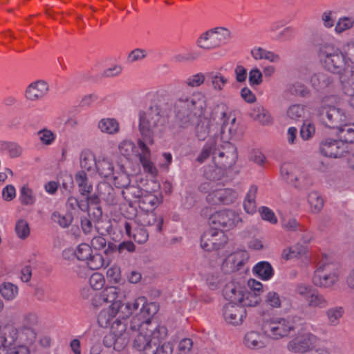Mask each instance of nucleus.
<instances>
[{"instance_id": "1", "label": "nucleus", "mask_w": 354, "mask_h": 354, "mask_svg": "<svg viewBox=\"0 0 354 354\" xmlns=\"http://www.w3.org/2000/svg\"><path fill=\"white\" fill-rule=\"evenodd\" d=\"M173 106L174 118L169 127L174 133L192 128L196 123L195 130L198 140H204L207 137L211 121L205 116L206 97L202 93L182 95L175 100Z\"/></svg>"}, {"instance_id": "2", "label": "nucleus", "mask_w": 354, "mask_h": 354, "mask_svg": "<svg viewBox=\"0 0 354 354\" xmlns=\"http://www.w3.org/2000/svg\"><path fill=\"white\" fill-rule=\"evenodd\" d=\"M171 105L163 101H158L151 105L146 111L139 113V131L141 140L149 145L154 143L156 138L162 137L165 128L167 112Z\"/></svg>"}, {"instance_id": "3", "label": "nucleus", "mask_w": 354, "mask_h": 354, "mask_svg": "<svg viewBox=\"0 0 354 354\" xmlns=\"http://www.w3.org/2000/svg\"><path fill=\"white\" fill-rule=\"evenodd\" d=\"M136 311L133 308V301H126V299H121L112 304L109 310H102L97 317L98 324L102 327H108L111 324H115L117 322L122 324H127L125 322L127 318Z\"/></svg>"}, {"instance_id": "4", "label": "nucleus", "mask_w": 354, "mask_h": 354, "mask_svg": "<svg viewBox=\"0 0 354 354\" xmlns=\"http://www.w3.org/2000/svg\"><path fill=\"white\" fill-rule=\"evenodd\" d=\"M133 308L139 312L132 317L129 322V328L133 332H138L143 324H149L151 319L159 310V305L156 302L147 303L145 297H140L133 300Z\"/></svg>"}, {"instance_id": "5", "label": "nucleus", "mask_w": 354, "mask_h": 354, "mask_svg": "<svg viewBox=\"0 0 354 354\" xmlns=\"http://www.w3.org/2000/svg\"><path fill=\"white\" fill-rule=\"evenodd\" d=\"M327 51L324 52L319 59L324 62L325 68L333 73L339 75L346 73L351 66L348 62L346 53L334 46L328 47Z\"/></svg>"}, {"instance_id": "6", "label": "nucleus", "mask_w": 354, "mask_h": 354, "mask_svg": "<svg viewBox=\"0 0 354 354\" xmlns=\"http://www.w3.org/2000/svg\"><path fill=\"white\" fill-rule=\"evenodd\" d=\"M295 319L297 317L293 318V323L285 319L267 320L263 322L262 328L268 335L274 339H279L287 336L290 331L296 330L297 326L294 324Z\"/></svg>"}, {"instance_id": "7", "label": "nucleus", "mask_w": 354, "mask_h": 354, "mask_svg": "<svg viewBox=\"0 0 354 354\" xmlns=\"http://www.w3.org/2000/svg\"><path fill=\"white\" fill-rule=\"evenodd\" d=\"M240 221L239 216L232 209L216 212L209 217V224L211 227L223 232L232 229Z\"/></svg>"}, {"instance_id": "8", "label": "nucleus", "mask_w": 354, "mask_h": 354, "mask_svg": "<svg viewBox=\"0 0 354 354\" xmlns=\"http://www.w3.org/2000/svg\"><path fill=\"white\" fill-rule=\"evenodd\" d=\"M318 117L319 121L324 126L333 129L337 128L338 129L346 122L347 119L345 111L335 106L320 108Z\"/></svg>"}, {"instance_id": "9", "label": "nucleus", "mask_w": 354, "mask_h": 354, "mask_svg": "<svg viewBox=\"0 0 354 354\" xmlns=\"http://www.w3.org/2000/svg\"><path fill=\"white\" fill-rule=\"evenodd\" d=\"M227 237L222 230L210 227L201 236V247L205 251L219 250L227 242Z\"/></svg>"}, {"instance_id": "10", "label": "nucleus", "mask_w": 354, "mask_h": 354, "mask_svg": "<svg viewBox=\"0 0 354 354\" xmlns=\"http://www.w3.org/2000/svg\"><path fill=\"white\" fill-rule=\"evenodd\" d=\"M221 33L223 35L224 39L230 37V32L227 29L218 27L202 34L197 40L198 46L205 50H210L220 46L222 38L218 37V35Z\"/></svg>"}, {"instance_id": "11", "label": "nucleus", "mask_w": 354, "mask_h": 354, "mask_svg": "<svg viewBox=\"0 0 354 354\" xmlns=\"http://www.w3.org/2000/svg\"><path fill=\"white\" fill-rule=\"evenodd\" d=\"M331 266L330 263L323 261L317 263V270L312 279L314 285L322 288H329L337 281V276L331 272Z\"/></svg>"}, {"instance_id": "12", "label": "nucleus", "mask_w": 354, "mask_h": 354, "mask_svg": "<svg viewBox=\"0 0 354 354\" xmlns=\"http://www.w3.org/2000/svg\"><path fill=\"white\" fill-rule=\"evenodd\" d=\"M310 84L319 93H333L337 86L335 77L323 72L312 75L310 78Z\"/></svg>"}, {"instance_id": "13", "label": "nucleus", "mask_w": 354, "mask_h": 354, "mask_svg": "<svg viewBox=\"0 0 354 354\" xmlns=\"http://www.w3.org/2000/svg\"><path fill=\"white\" fill-rule=\"evenodd\" d=\"M320 153L326 157L338 158L347 153L346 145L339 140L326 138L320 142Z\"/></svg>"}, {"instance_id": "14", "label": "nucleus", "mask_w": 354, "mask_h": 354, "mask_svg": "<svg viewBox=\"0 0 354 354\" xmlns=\"http://www.w3.org/2000/svg\"><path fill=\"white\" fill-rule=\"evenodd\" d=\"M245 308L234 304H225L223 309V315L225 320L232 325H239L246 317Z\"/></svg>"}, {"instance_id": "15", "label": "nucleus", "mask_w": 354, "mask_h": 354, "mask_svg": "<svg viewBox=\"0 0 354 354\" xmlns=\"http://www.w3.org/2000/svg\"><path fill=\"white\" fill-rule=\"evenodd\" d=\"M315 340V335L306 333L291 340L288 344V348L295 353H305L313 348Z\"/></svg>"}, {"instance_id": "16", "label": "nucleus", "mask_w": 354, "mask_h": 354, "mask_svg": "<svg viewBox=\"0 0 354 354\" xmlns=\"http://www.w3.org/2000/svg\"><path fill=\"white\" fill-rule=\"evenodd\" d=\"M124 299V295L120 291V288L115 286H109L105 288L99 295H96L93 298V304L95 306L103 303L114 304L115 301Z\"/></svg>"}, {"instance_id": "17", "label": "nucleus", "mask_w": 354, "mask_h": 354, "mask_svg": "<svg viewBox=\"0 0 354 354\" xmlns=\"http://www.w3.org/2000/svg\"><path fill=\"white\" fill-rule=\"evenodd\" d=\"M49 86L44 80H37L30 83L25 91V97L32 102L42 99L48 93Z\"/></svg>"}, {"instance_id": "18", "label": "nucleus", "mask_w": 354, "mask_h": 354, "mask_svg": "<svg viewBox=\"0 0 354 354\" xmlns=\"http://www.w3.org/2000/svg\"><path fill=\"white\" fill-rule=\"evenodd\" d=\"M237 194L232 189H216L209 193L207 200L213 204L230 205L236 199Z\"/></svg>"}, {"instance_id": "19", "label": "nucleus", "mask_w": 354, "mask_h": 354, "mask_svg": "<svg viewBox=\"0 0 354 354\" xmlns=\"http://www.w3.org/2000/svg\"><path fill=\"white\" fill-rule=\"evenodd\" d=\"M111 329L115 331L117 334L114 350L120 351L128 344L130 333L133 331L129 328V326L122 324L119 322H117L115 324H112Z\"/></svg>"}, {"instance_id": "20", "label": "nucleus", "mask_w": 354, "mask_h": 354, "mask_svg": "<svg viewBox=\"0 0 354 354\" xmlns=\"http://www.w3.org/2000/svg\"><path fill=\"white\" fill-rule=\"evenodd\" d=\"M138 334L133 339V346L138 351L142 353V354H153L154 347L152 345L154 344L156 337L151 338V335H143L137 332Z\"/></svg>"}, {"instance_id": "21", "label": "nucleus", "mask_w": 354, "mask_h": 354, "mask_svg": "<svg viewBox=\"0 0 354 354\" xmlns=\"http://www.w3.org/2000/svg\"><path fill=\"white\" fill-rule=\"evenodd\" d=\"M245 290V288L236 286L234 283H231L225 286L223 289V295L226 299L230 301L229 304H241L244 299Z\"/></svg>"}, {"instance_id": "22", "label": "nucleus", "mask_w": 354, "mask_h": 354, "mask_svg": "<svg viewBox=\"0 0 354 354\" xmlns=\"http://www.w3.org/2000/svg\"><path fill=\"white\" fill-rule=\"evenodd\" d=\"M97 191L101 198L108 205H115L118 203L115 189L107 183H99Z\"/></svg>"}, {"instance_id": "23", "label": "nucleus", "mask_w": 354, "mask_h": 354, "mask_svg": "<svg viewBox=\"0 0 354 354\" xmlns=\"http://www.w3.org/2000/svg\"><path fill=\"white\" fill-rule=\"evenodd\" d=\"M138 145L141 150V153L138 154L139 160L145 171L150 174H153L156 171V168L150 160V149L147 146L146 143L141 140H138Z\"/></svg>"}, {"instance_id": "24", "label": "nucleus", "mask_w": 354, "mask_h": 354, "mask_svg": "<svg viewBox=\"0 0 354 354\" xmlns=\"http://www.w3.org/2000/svg\"><path fill=\"white\" fill-rule=\"evenodd\" d=\"M216 153L217 147L216 141L214 140H210L203 146L201 153L196 158V161L200 163H203L209 157L212 156L214 163H216L217 159Z\"/></svg>"}, {"instance_id": "25", "label": "nucleus", "mask_w": 354, "mask_h": 354, "mask_svg": "<svg viewBox=\"0 0 354 354\" xmlns=\"http://www.w3.org/2000/svg\"><path fill=\"white\" fill-rule=\"evenodd\" d=\"M250 117L262 125H268L272 123V118L266 109L261 105L254 106L250 113Z\"/></svg>"}, {"instance_id": "26", "label": "nucleus", "mask_w": 354, "mask_h": 354, "mask_svg": "<svg viewBox=\"0 0 354 354\" xmlns=\"http://www.w3.org/2000/svg\"><path fill=\"white\" fill-rule=\"evenodd\" d=\"M310 41L316 48L319 57L324 55V52L328 50V47L333 46V45L328 42L326 37L319 32H315L312 34Z\"/></svg>"}, {"instance_id": "27", "label": "nucleus", "mask_w": 354, "mask_h": 354, "mask_svg": "<svg viewBox=\"0 0 354 354\" xmlns=\"http://www.w3.org/2000/svg\"><path fill=\"white\" fill-rule=\"evenodd\" d=\"M75 180L79 187L80 194L84 196L91 193L93 185L88 183L87 174L84 171H77L75 175Z\"/></svg>"}, {"instance_id": "28", "label": "nucleus", "mask_w": 354, "mask_h": 354, "mask_svg": "<svg viewBox=\"0 0 354 354\" xmlns=\"http://www.w3.org/2000/svg\"><path fill=\"white\" fill-rule=\"evenodd\" d=\"M339 82L346 95L354 93V66H351L346 73L339 75Z\"/></svg>"}, {"instance_id": "29", "label": "nucleus", "mask_w": 354, "mask_h": 354, "mask_svg": "<svg viewBox=\"0 0 354 354\" xmlns=\"http://www.w3.org/2000/svg\"><path fill=\"white\" fill-rule=\"evenodd\" d=\"M135 249L136 246L131 241H123L118 245H116L113 243L109 242L107 248H106V250L104 251V254L107 258H109L116 252L121 254L124 250H126L129 252H133L135 251Z\"/></svg>"}, {"instance_id": "30", "label": "nucleus", "mask_w": 354, "mask_h": 354, "mask_svg": "<svg viewBox=\"0 0 354 354\" xmlns=\"http://www.w3.org/2000/svg\"><path fill=\"white\" fill-rule=\"evenodd\" d=\"M253 272L262 280H269L274 274V270L270 263L261 261L254 266Z\"/></svg>"}, {"instance_id": "31", "label": "nucleus", "mask_w": 354, "mask_h": 354, "mask_svg": "<svg viewBox=\"0 0 354 354\" xmlns=\"http://www.w3.org/2000/svg\"><path fill=\"white\" fill-rule=\"evenodd\" d=\"M96 170L102 178H108L114 175L113 162L107 158L97 160L95 165Z\"/></svg>"}, {"instance_id": "32", "label": "nucleus", "mask_w": 354, "mask_h": 354, "mask_svg": "<svg viewBox=\"0 0 354 354\" xmlns=\"http://www.w3.org/2000/svg\"><path fill=\"white\" fill-rule=\"evenodd\" d=\"M252 57L256 59H267L272 63H277L280 61L279 55L272 51H268L261 47L254 48L251 50Z\"/></svg>"}, {"instance_id": "33", "label": "nucleus", "mask_w": 354, "mask_h": 354, "mask_svg": "<svg viewBox=\"0 0 354 354\" xmlns=\"http://www.w3.org/2000/svg\"><path fill=\"white\" fill-rule=\"evenodd\" d=\"M217 165L215 163L205 167L203 175L206 179L215 181L221 180L224 176L225 169L222 165Z\"/></svg>"}, {"instance_id": "34", "label": "nucleus", "mask_w": 354, "mask_h": 354, "mask_svg": "<svg viewBox=\"0 0 354 354\" xmlns=\"http://www.w3.org/2000/svg\"><path fill=\"white\" fill-rule=\"evenodd\" d=\"M258 187L257 185H252L246 195L243 203V207L245 212L248 214H253L256 212L257 206L255 198Z\"/></svg>"}, {"instance_id": "35", "label": "nucleus", "mask_w": 354, "mask_h": 354, "mask_svg": "<svg viewBox=\"0 0 354 354\" xmlns=\"http://www.w3.org/2000/svg\"><path fill=\"white\" fill-rule=\"evenodd\" d=\"M207 81L210 83L215 91H221L227 83V79L220 73L211 72L206 74Z\"/></svg>"}, {"instance_id": "36", "label": "nucleus", "mask_w": 354, "mask_h": 354, "mask_svg": "<svg viewBox=\"0 0 354 354\" xmlns=\"http://www.w3.org/2000/svg\"><path fill=\"white\" fill-rule=\"evenodd\" d=\"M308 305L312 308H326L328 306V301L317 289H315L308 298Z\"/></svg>"}, {"instance_id": "37", "label": "nucleus", "mask_w": 354, "mask_h": 354, "mask_svg": "<svg viewBox=\"0 0 354 354\" xmlns=\"http://www.w3.org/2000/svg\"><path fill=\"white\" fill-rule=\"evenodd\" d=\"M337 136L344 144L354 143V123L351 124H344L340 127Z\"/></svg>"}, {"instance_id": "38", "label": "nucleus", "mask_w": 354, "mask_h": 354, "mask_svg": "<svg viewBox=\"0 0 354 354\" xmlns=\"http://www.w3.org/2000/svg\"><path fill=\"white\" fill-rule=\"evenodd\" d=\"M286 93L291 95L307 97L310 95V89L304 84L295 82L289 84L286 88Z\"/></svg>"}, {"instance_id": "39", "label": "nucleus", "mask_w": 354, "mask_h": 354, "mask_svg": "<svg viewBox=\"0 0 354 354\" xmlns=\"http://www.w3.org/2000/svg\"><path fill=\"white\" fill-rule=\"evenodd\" d=\"M98 128L103 133L113 134L119 131V124L115 119L103 118L99 122Z\"/></svg>"}, {"instance_id": "40", "label": "nucleus", "mask_w": 354, "mask_h": 354, "mask_svg": "<svg viewBox=\"0 0 354 354\" xmlns=\"http://www.w3.org/2000/svg\"><path fill=\"white\" fill-rule=\"evenodd\" d=\"M0 294L6 300L12 301L18 295V287L10 282H3L0 284Z\"/></svg>"}, {"instance_id": "41", "label": "nucleus", "mask_w": 354, "mask_h": 354, "mask_svg": "<svg viewBox=\"0 0 354 354\" xmlns=\"http://www.w3.org/2000/svg\"><path fill=\"white\" fill-rule=\"evenodd\" d=\"M223 160H216V164L222 165L225 169L231 168L235 163L237 159L236 148L233 145H228L227 147V154Z\"/></svg>"}, {"instance_id": "42", "label": "nucleus", "mask_w": 354, "mask_h": 354, "mask_svg": "<svg viewBox=\"0 0 354 354\" xmlns=\"http://www.w3.org/2000/svg\"><path fill=\"white\" fill-rule=\"evenodd\" d=\"M244 343L251 349L259 348L263 346L261 335L254 331L248 333L244 337Z\"/></svg>"}, {"instance_id": "43", "label": "nucleus", "mask_w": 354, "mask_h": 354, "mask_svg": "<svg viewBox=\"0 0 354 354\" xmlns=\"http://www.w3.org/2000/svg\"><path fill=\"white\" fill-rule=\"evenodd\" d=\"M80 167L87 171L91 170L95 165V158L94 154L89 150H84L80 156Z\"/></svg>"}, {"instance_id": "44", "label": "nucleus", "mask_w": 354, "mask_h": 354, "mask_svg": "<svg viewBox=\"0 0 354 354\" xmlns=\"http://www.w3.org/2000/svg\"><path fill=\"white\" fill-rule=\"evenodd\" d=\"M344 308L341 306L330 308L326 311L328 323L330 326H335L339 324V319L343 316Z\"/></svg>"}, {"instance_id": "45", "label": "nucleus", "mask_w": 354, "mask_h": 354, "mask_svg": "<svg viewBox=\"0 0 354 354\" xmlns=\"http://www.w3.org/2000/svg\"><path fill=\"white\" fill-rule=\"evenodd\" d=\"M17 330V336L27 344H32L36 339L37 333L34 328L20 326Z\"/></svg>"}, {"instance_id": "46", "label": "nucleus", "mask_w": 354, "mask_h": 354, "mask_svg": "<svg viewBox=\"0 0 354 354\" xmlns=\"http://www.w3.org/2000/svg\"><path fill=\"white\" fill-rule=\"evenodd\" d=\"M306 106L302 104H295L289 106L287 110L288 117L293 120H299L305 117Z\"/></svg>"}, {"instance_id": "47", "label": "nucleus", "mask_w": 354, "mask_h": 354, "mask_svg": "<svg viewBox=\"0 0 354 354\" xmlns=\"http://www.w3.org/2000/svg\"><path fill=\"white\" fill-rule=\"evenodd\" d=\"M124 167L121 166V171L114 172L113 178L115 185L118 187H122L127 189L130 184V179L129 175L123 171Z\"/></svg>"}, {"instance_id": "48", "label": "nucleus", "mask_w": 354, "mask_h": 354, "mask_svg": "<svg viewBox=\"0 0 354 354\" xmlns=\"http://www.w3.org/2000/svg\"><path fill=\"white\" fill-rule=\"evenodd\" d=\"M308 202L314 212H319L323 208L324 200L317 192H312L308 194Z\"/></svg>"}, {"instance_id": "49", "label": "nucleus", "mask_w": 354, "mask_h": 354, "mask_svg": "<svg viewBox=\"0 0 354 354\" xmlns=\"http://www.w3.org/2000/svg\"><path fill=\"white\" fill-rule=\"evenodd\" d=\"M19 201L22 205H32L35 202L33 191L24 185L20 189Z\"/></svg>"}, {"instance_id": "50", "label": "nucleus", "mask_w": 354, "mask_h": 354, "mask_svg": "<svg viewBox=\"0 0 354 354\" xmlns=\"http://www.w3.org/2000/svg\"><path fill=\"white\" fill-rule=\"evenodd\" d=\"M261 301V298L259 296V294L254 292H250L247 290H245L244 293V299L243 300V302H241V306L243 308L245 306H255L258 305Z\"/></svg>"}, {"instance_id": "51", "label": "nucleus", "mask_w": 354, "mask_h": 354, "mask_svg": "<svg viewBox=\"0 0 354 354\" xmlns=\"http://www.w3.org/2000/svg\"><path fill=\"white\" fill-rule=\"evenodd\" d=\"M158 201V198L154 194L145 191L140 201H139V203L142 205V208L149 210L156 206Z\"/></svg>"}, {"instance_id": "52", "label": "nucleus", "mask_w": 354, "mask_h": 354, "mask_svg": "<svg viewBox=\"0 0 354 354\" xmlns=\"http://www.w3.org/2000/svg\"><path fill=\"white\" fill-rule=\"evenodd\" d=\"M1 149L8 151L12 158L19 157L22 152L21 147L15 142H3L1 143Z\"/></svg>"}, {"instance_id": "53", "label": "nucleus", "mask_w": 354, "mask_h": 354, "mask_svg": "<svg viewBox=\"0 0 354 354\" xmlns=\"http://www.w3.org/2000/svg\"><path fill=\"white\" fill-rule=\"evenodd\" d=\"M144 222L149 226H156V230L158 232L162 231L163 218L161 216L158 217L155 214H149L144 218Z\"/></svg>"}, {"instance_id": "54", "label": "nucleus", "mask_w": 354, "mask_h": 354, "mask_svg": "<svg viewBox=\"0 0 354 354\" xmlns=\"http://www.w3.org/2000/svg\"><path fill=\"white\" fill-rule=\"evenodd\" d=\"M154 347L153 354H172L173 353V344L171 342H165L160 345V342L155 340L154 344L152 345Z\"/></svg>"}, {"instance_id": "55", "label": "nucleus", "mask_w": 354, "mask_h": 354, "mask_svg": "<svg viewBox=\"0 0 354 354\" xmlns=\"http://www.w3.org/2000/svg\"><path fill=\"white\" fill-rule=\"evenodd\" d=\"M75 253L78 260L86 261L92 254V249L89 245L82 243L77 246Z\"/></svg>"}, {"instance_id": "56", "label": "nucleus", "mask_w": 354, "mask_h": 354, "mask_svg": "<svg viewBox=\"0 0 354 354\" xmlns=\"http://www.w3.org/2000/svg\"><path fill=\"white\" fill-rule=\"evenodd\" d=\"M86 261L88 266L91 270H97L102 268L104 264V259L102 255L100 254H91Z\"/></svg>"}, {"instance_id": "57", "label": "nucleus", "mask_w": 354, "mask_h": 354, "mask_svg": "<svg viewBox=\"0 0 354 354\" xmlns=\"http://www.w3.org/2000/svg\"><path fill=\"white\" fill-rule=\"evenodd\" d=\"M15 232L20 239H26L30 234L28 223L24 220H19L16 223Z\"/></svg>"}, {"instance_id": "58", "label": "nucleus", "mask_w": 354, "mask_h": 354, "mask_svg": "<svg viewBox=\"0 0 354 354\" xmlns=\"http://www.w3.org/2000/svg\"><path fill=\"white\" fill-rule=\"evenodd\" d=\"M41 142L46 145H51L55 140V135L49 129H43L37 132Z\"/></svg>"}, {"instance_id": "59", "label": "nucleus", "mask_w": 354, "mask_h": 354, "mask_svg": "<svg viewBox=\"0 0 354 354\" xmlns=\"http://www.w3.org/2000/svg\"><path fill=\"white\" fill-rule=\"evenodd\" d=\"M249 83L250 86H255L260 85L263 82V75L257 68H254L249 72Z\"/></svg>"}, {"instance_id": "60", "label": "nucleus", "mask_w": 354, "mask_h": 354, "mask_svg": "<svg viewBox=\"0 0 354 354\" xmlns=\"http://www.w3.org/2000/svg\"><path fill=\"white\" fill-rule=\"evenodd\" d=\"M315 132V127L310 122H305L300 129V136L302 139L307 140L312 138Z\"/></svg>"}, {"instance_id": "61", "label": "nucleus", "mask_w": 354, "mask_h": 354, "mask_svg": "<svg viewBox=\"0 0 354 354\" xmlns=\"http://www.w3.org/2000/svg\"><path fill=\"white\" fill-rule=\"evenodd\" d=\"M265 302L272 308H279L281 301L278 293L274 291H270L266 296Z\"/></svg>"}, {"instance_id": "62", "label": "nucleus", "mask_w": 354, "mask_h": 354, "mask_svg": "<svg viewBox=\"0 0 354 354\" xmlns=\"http://www.w3.org/2000/svg\"><path fill=\"white\" fill-rule=\"evenodd\" d=\"M353 21L351 18L343 17L340 18L337 22L335 30L337 33H342L353 27Z\"/></svg>"}, {"instance_id": "63", "label": "nucleus", "mask_w": 354, "mask_h": 354, "mask_svg": "<svg viewBox=\"0 0 354 354\" xmlns=\"http://www.w3.org/2000/svg\"><path fill=\"white\" fill-rule=\"evenodd\" d=\"M132 236L135 241L141 244L147 241L149 234L147 230L145 227H140L134 229Z\"/></svg>"}, {"instance_id": "64", "label": "nucleus", "mask_w": 354, "mask_h": 354, "mask_svg": "<svg viewBox=\"0 0 354 354\" xmlns=\"http://www.w3.org/2000/svg\"><path fill=\"white\" fill-rule=\"evenodd\" d=\"M205 80V76L203 73H197L188 77L185 82L189 86L197 87L203 84Z\"/></svg>"}]
</instances>
